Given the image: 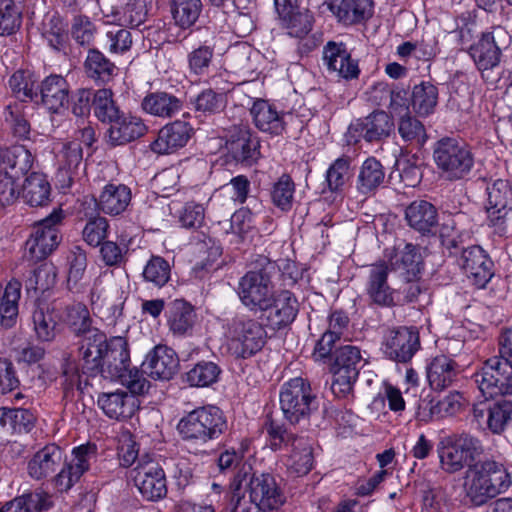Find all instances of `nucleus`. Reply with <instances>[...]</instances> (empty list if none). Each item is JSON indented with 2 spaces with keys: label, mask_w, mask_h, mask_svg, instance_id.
I'll use <instances>...</instances> for the list:
<instances>
[{
  "label": "nucleus",
  "mask_w": 512,
  "mask_h": 512,
  "mask_svg": "<svg viewBox=\"0 0 512 512\" xmlns=\"http://www.w3.org/2000/svg\"><path fill=\"white\" fill-rule=\"evenodd\" d=\"M102 340L95 348L83 351L79 355L82 373L86 375L85 387L93 386V380H119L134 395L148 392L150 382L138 369H130V353L128 343L121 336L107 338L102 334Z\"/></svg>",
  "instance_id": "nucleus-1"
},
{
  "label": "nucleus",
  "mask_w": 512,
  "mask_h": 512,
  "mask_svg": "<svg viewBox=\"0 0 512 512\" xmlns=\"http://www.w3.org/2000/svg\"><path fill=\"white\" fill-rule=\"evenodd\" d=\"M511 485L512 475L507 467L493 459L468 464L464 473V493L475 506L484 505L505 493Z\"/></svg>",
  "instance_id": "nucleus-2"
},
{
  "label": "nucleus",
  "mask_w": 512,
  "mask_h": 512,
  "mask_svg": "<svg viewBox=\"0 0 512 512\" xmlns=\"http://www.w3.org/2000/svg\"><path fill=\"white\" fill-rule=\"evenodd\" d=\"M176 429L181 440L198 454L205 452L208 442L218 440L227 431L228 423L220 408L206 405L184 415Z\"/></svg>",
  "instance_id": "nucleus-3"
},
{
  "label": "nucleus",
  "mask_w": 512,
  "mask_h": 512,
  "mask_svg": "<svg viewBox=\"0 0 512 512\" xmlns=\"http://www.w3.org/2000/svg\"><path fill=\"white\" fill-rule=\"evenodd\" d=\"M498 355L487 359L473 380L488 399L497 395H512V326L498 340Z\"/></svg>",
  "instance_id": "nucleus-4"
},
{
  "label": "nucleus",
  "mask_w": 512,
  "mask_h": 512,
  "mask_svg": "<svg viewBox=\"0 0 512 512\" xmlns=\"http://www.w3.org/2000/svg\"><path fill=\"white\" fill-rule=\"evenodd\" d=\"M433 158L441 174L448 180L463 179L474 165L470 149L455 138L438 140L434 145Z\"/></svg>",
  "instance_id": "nucleus-5"
},
{
  "label": "nucleus",
  "mask_w": 512,
  "mask_h": 512,
  "mask_svg": "<svg viewBox=\"0 0 512 512\" xmlns=\"http://www.w3.org/2000/svg\"><path fill=\"white\" fill-rule=\"evenodd\" d=\"M437 453L442 470L452 474L480 456L483 446L478 438L462 433L443 438L437 446Z\"/></svg>",
  "instance_id": "nucleus-6"
},
{
  "label": "nucleus",
  "mask_w": 512,
  "mask_h": 512,
  "mask_svg": "<svg viewBox=\"0 0 512 512\" xmlns=\"http://www.w3.org/2000/svg\"><path fill=\"white\" fill-rule=\"evenodd\" d=\"M274 264L268 263L259 270L248 271L239 281L238 295L251 311H266L273 303L274 286L271 272Z\"/></svg>",
  "instance_id": "nucleus-7"
},
{
  "label": "nucleus",
  "mask_w": 512,
  "mask_h": 512,
  "mask_svg": "<svg viewBox=\"0 0 512 512\" xmlns=\"http://www.w3.org/2000/svg\"><path fill=\"white\" fill-rule=\"evenodd\" d=\"M229 349L237 358H249L266 343L267 333L261 323L247 317H235L228 324Z\"/></svg>",
  "instance_id": "nucleus-8"
},
{
  "label": "nucleus",
  "mask_w": 512,
  "mask_h": 512,
  "mask_svg": "<svg viewBox=\"0 0 512 512\" xmlns=\"http://www.w3.org/2000/svg\"><path fill=\"white\" fill-rule=\"evenodd\" d=\"M280 407L290 424L295 425L307 420L317 408L316 397L310 384L300 377L285 383L280 392Z\"/></svg>",
  "instance_id": "nucleus-9"
},
{
  "label": "nucleus",
  "mask_w": 512,
  "mask_h": 512,
  "mask_svg": "<svg viewBox=\"0 0 512 512\" xmlns=\"http://www.w3.org/2000/svg\"><path fill=\"white\" fill-rule=\"evenodd\" d=\"M488 225L494 233L505 236L511 228L512 185L508 180L497 179L486 188Z\"/></svg>",
  "instance_id": "nucleus-10"
},
{
  "label": "nucleus",
  "mask_w": 512,
  "mask_h": 512,
  "mask_svg": "<svg viewBox=\"0 0 512 512\" xmlns=\"http://www.w3.org/2000/svg\"><path fill=\"white\" fill-rule=\"evenodd\" d=\"M64 218L62 209H55L49 216L33 226L26 241V251L33 261H40L50 255L61 242L59 226Z\"/></svg>",
  "instance_id": "nucleus-11"
},
{
  "label": "nucleus",
  "mask_w": 512,
  "mask_h": 512,
  "mask_svg": "<svg viewBox=\"0 0 512 512\" xmlns=\"http://www.w3.org/2000/svg\"><path fill=\"white\" fill-rule=\"evenodd\" d=\"M509 43L508 31L502 26H495L470 47V55L479 70L493 69L500 62L502 49Z\"/></svg>",
  "instance_id": "nucleus-12"
},
{
  "label": "nucleus",
  "mask_w": 512,
  "mask_h": 512,
  "mask_svg": "<svg viewBox=\"0 0 512 512\" xmlns=\"http://www.w3.org/2000/svg\"><path fill=\"white\" fill-rule=\"evenodd\" d=\"M393 122L384 111H375L362 119L352 122L346 133L349 145L357 144L364 139L366 142H380L390 136Z\"/></svg>",
  "instance_id": "nucleus-13"
},
{
  "label": "nucleus",
  "mask_w": 512,
  "mask_h": 512,
  "mask_svg": "<svg viewBox=\"0 0 512 512\" xmlns=\"http://www.w3.org/2000/svg\"><path fill=\"white\" fill-rule=\"evenodd\" d=\"M420 336L416 327L402 326L388 331L382 350L385 356L398 363L409 362L420 349Z\"/></svg>",
  "instance_id": "nucleus-14"
},
{
  "label": "nucleus",
  "mask_w": 512,
  "mask_h": 512,
  "mask_svg": "<svg viewBox=\"0 0 512 512\" xmlns=\"http://www.w3.org/2000/svg\"><path fill=\"white\" fill-rule=\"evenodd\" d=\"M65 321L71 332L78 338L77 345L79 355L83 351L95 348L103 339L102 334L104 332L92 325L90 312L88 308L81 303L67 307Z\"/></svg>",
  "instance_id": "nucleus-15"
},
{
  "label": "nucleus",
  "mask_w": 512,
  "mask_h": 512,
  "mask_svg": "<svg viewBox=\"0 0 512 512\" xmlns=\"http://www.w3.org/2000/svg\"><path fill=\"white\" fill-rule=\"evenodd\" d=\"M132 474L136 487L147 500L157 501L166 496L165 473L156 461L148 459L138 462Z\"/></svg>",
  "instance_id": "nucleus-16"
},
{
  "label": "nucleus",
  "mask_w": 512,
  "mask_h": 512,
  "mask_svg": "<svg viewBox=\"0 0 512 512\" xmlns=\"http://www.w3.org/2000/svg\"><path fill=\"white\" fill-rule=\"evenodd\" d=\"M226 148L238 163L252 166L260 158V141L246 125H234L228 132Z\"/></svg>",
  "instance_id": "nucleus-17"
},
{
  "label": "nucleus",
  "mask_w": 512,
  "mask_h": 512,
  "mask_svg": "<svg viewBox=\"0 0 512 512\" xmlns=\"http://www.w3.org/2000/svg\"><path fill=\"white\" fill-rule=\"evenodd\" d=\"M246 484L251 500L263 507V512L278 510L286 501V497L270 473H253L247 476Z\"/></svg>",
  "instance_id": "nucleus-18"
},
{
  "label": "nucleus",
  "mask_w": 512,
  "mask_h": 512,
  "mask_svg": "<svg viewBox=\"0 0 512 512\" xmlns=\"http://www.w3.org/2000/svg\"><path fill=\"white\" fill-rule=\"evenodd\" d=\"M458 264L477 288H484L493 276V262L478 245L464 248Z\"/></svg>",
  "instance_id": "nucleus-19"
},
{
  "label": "nucleus",
  "mask_w": 512,
  "mask_h": 512,
  "mask_svg": "<svg viewBox=\"0 0 512 512\" xmlns=\"http://www.w3.org/2000/svg\"><path fill=\"white\" fill-rule=\"evenodd\" d=\"M72 453L73 459L54 476L60 491L69 490L89 469L91 461L96 458L97 448L95 444L87 443L74 448Z\"/></svg>",
  "instance_id": "nucleus-20"
},
{
  "label": "nucleus",
  "mask_w": 512,
  "mask_h": 512,
  "mask_svg": "<svg viewBox=\"0 0 512 512\" xmlns=\"http://www.w3.org/2000/svg\"><path fill=\"white\" fill-rule=\"evenodd\" d=\"M177 353L166 345H156L142 363L143 372L155 380L168 381L179 370Z\"/></svg>",
  "instance_id": "nucleus-21"
},
{
  "label": "nucleus",
  "mask_w": 512,
  "mask_h": 512,
  "mask_svg": "<svg viewBox=\"0 0 512 512\" xmlns=\"http://www.w3.org/2000/svg\"><path fill=\"white\" fill-rule=\"evenodd\" d=\"M323 60L329 71L343 79H356L360 74L358 60L352 58L351 50L343 42L328 41L323 47Z\"/></svg>",
  "instance_id": "nucleus-22"
},
{
  "label": "nucleus",
  "mask_w": 512,
  "mask_h": 512,
  "mask_svg": "<svg viewBox=\"0 0 512 512\" xmlns=\"http://www.w3.org/2000/svg\"><path fill=\"white\" fill-rule=\"evenodd\" d=\"M389 271L390 268L385 262L371 265L366 283V292L372 304L380 307L396 305L395 290L388 284Z\"/></svg>",
  "instance_id": "nucleus-23"
},
{
  "label": "nucleus",
  "mask_w": 512,
  "mask_h": 512,
  "mask_svg": "<svg viewBox=\"0 0 512 512\" xmlns=\"http://www.w3.org/2000/svg\"><path fill=\"white\" fill-rule=\"evenodd\" d=\"M250 113L259 130L275 136L282 135L289 120L294 118L291 113L278 112L268 101L262 99L253 103Z\"/></svg>",
  "instance_id": "nucleus-24"
},
{
  "label": "nucleus",
  "mask_w": 512,
  "mask_h": 512,
  "mask_svg": "<svg viewBox=\"0 0 512 512\" xmlns=\"http://www.w3.org/2000/svg\"><path fill=\"white\" fill-rule=\"evenodd\" d=\"M283 26L292 37L302 38L312 29V17L307 10H301L298 0H274Z\"/></svg>",
  "instance_id": "nucleus-25"
},
{
  "label": "nucleus",
  "mask_w": 512,
  "mask_h": 512,
  "mask_svg": "<svg viewBox=\"0 0 512 512\" xmlns=\"http://www.w3.org/2000/svg\"><path fill=\"white\" fill-rule=\"evenodd\" d=\"M146 132L147 127L140 118L123 113L109 124L105 137L109 146L117 147L141 138Z\"/></svg>",
  "instance_id": "nucleus-26"
},
{
  "label": "nucleus",
  "mask_w": 512,
  "mask_h": 512,
  "mask_svg": "<svg viewBox=\"0 0 512 512\" xmlns=\"http://www.w3.org/2000/svg\"><path fill=\"white\" fill-rule=\"evenodd\" d=\"M193 128L184 121H174L162 127L157 138L151 143V150L158 154H169L184 147L191 135Z\"/></svg>",
  "instance_id": "nucleus-27"
},
{
  "label": "nucleus",
  "mask_w": 512,
  "mask_h": 512,
  "mask_svg": "<svg viewBox=\"0 0 512 512\" xmlns=\"http://www.w3.org/2000/svg\"><path fill=\"white\" fill-rule=\"evenodd\" d=\"M38 94V103L57 113L68 103L69 84L60 75H50L38 86Z\"/></svg>",
  "instance_id": "nucleus-28"
},
{
  "label": "nucleus",
  "mask_w": 512,
  "mask_h": 512,
  "mask_svg": "<svg viewBox=\"0 0 512 512\" xmlns=\"http://www.w3.org/2000/svg\"><path fill=\"white\" fill-rule=\"evenodd\" d=\"M63 451L55 444L46 445L34 454L28 463L29 475L37 480L56 473L63 465Z\"/></svg>",
  "instance_id": "nucleus-29"
},
{
  "label": "nucleus",
  "mask_w": 512,
  "mask_h": 512,
  "mask_svg": "<svg viewBox=\"0 0 512 512\" xmlns=\"http://www.w3.org/2000/svg\"><path fill=\"white\" fill-rule=\"evenodd\" d=\"M328 7L345 25L360 23L373 14V0H328Z\"/></svg>",
  "instance_id": "nucleus-30"
},
{
  "label": "nucleus",
  "mask_w": 512,
  "mask_h": 512,
  "mask_svg": "<svg viewBox=\"0 0 512 512\" xmlns=\"http://www.w3.org/2000/svg\"><path fill=\"white\" fill-rule=\"evenodd\" d=\"M299 305L290 291H282L277 298L273 296L268 311L267 321L273 329H281L291 324L298 313Z\"/></svg>",
  "instance_id": "nucleus-31"
},
{
  "label": "nucleus",
  "mask_w": 512,
  "mask_h": 512,
  "mask_svg": "<svg viewBox=\"0 0 512 512\" xmlns=\"http://www.w3.org/2000/svg\"><path fill=\"white\" fill-rule=\"evenodd\" d=\"M97 404L112 419L130 418L136 407V400L125 391L102 392L98 394Z\"/></svg>",
  "instance_id": "nucleus-32"
},
{
  "label": "nucleus",
  "mask_w": 512,
  "mask_h": 512,
  "mask_svg": "<svg viewBox=\"0 0 512 512\" xmlns=\"http://www.w3.org/2000/svg\"><path fill=\"white\" fill-rule=\"evenodd\" d=\"M131 202V190L124 184L108 183L101 191L97 206L105 214L117 216L123 213Z\"/></svg>",
  "instance_id": "nucleus-33"
},
{
  "label": "nucleus",
  "mask_w": 512,
  "mask_h": 512,
  "mask_svg": "<svg viewBox=\"0 0 512 512\" xmlns=\"http://www.w3.org/2000/svg\"><path fill=\"white\" fill-rule=\"evenodd\" d=\"M168 326L175 335L190 333L196 323L197 315L194 307L183 299H176L168 305Z\"/></svg>",
  "instance_id": "nucleus-34"
},
{
  "label": "nucleus",
  "mask_w": 512,
  "mask_h": 512,
  "mask_svg": "<svg viewBox=\"0 0 512 512\" xmlns=\"http://www.w3.org/2000/svg\"><path fill=\"white\" fill-rule=\"evenodd\" d=\"M143 110L153 116L172 118L183 108L181 99L167 92H153L147 94L141 103Z\"/></svg>",
  "instance_id": "nucleus-35"
},
{
  "label": "nucleus",
  "mask_w": 512,
  "mask_h": 512,
  "mask_svg": "<svg viewBox=\"0 0 512 512\" xmlns=\"http://www.w3.org/2000/svg\"><path fill=\"white\" fill-rule=\"evenodd\" d=\"M33 162L34 157L25 146L0 148V177L10 170H12L13 176L27 174L32 168Z\"/></svg>",
  "instance_id": "nucleus-36"
},
{
  "label": "nucleus",
  "mask_w": 512,
  "mask_h": 512,
  "mask_svg": "<svg viewBox=\"0 0 512 512\" xmlns=\"http://www.w3.org/2000/svg\"><path fill=\"white\" fill-rule=\"evenodd\" d=\"M409 226L422 234L431 233L437 225L435 207L424 200L412 202L405 211Z\"/></svg>",
  "instance_id": "nucleus-37"
},
{
  "label": "nucleus",
  "mask_w": 512,
  "mask_h": 512,
  "mask_svg": "<svg viewBox=\"0 0 512 512\" xmlns=\"http://www.w3.org/2000/svg\"><path fill=\"white\" fill-rule=\"evenodd\" d=\"M88 78L98 84H108L117 74L116 65L97 49H90L84 62Z\"/></svg>",
  "instance_id": "nucleus-38"
},
{
  "label": "nucleus",
  "mask_w": 512,
  "mask_h": 512,
  "mask_svg": "<svg viewBox=\"0 0 512 512\" xmlns=\"http://www.w3.org/2000/svg\"><path fill=\"white\" fill-rule=\"evenodd\" d=\"M21 283L11 280L0 298V324L5 329L13 328L18 319Z\"/></svg>",
  "instance_id": "nucleus-39"
},
{
  "label": "nucleus",
  "mask_w": 512,
  "mask_h": 512,
  "mask_svg": "<svg viewBox=\"0 0 512 512\" xmlns=\"http://www.w3.org/2000/svg\"><path fill=\"white\" fill-rule=\"evenodd\" d=\"M456 377V364L445 355L435 357L427 367V379L434 390L447 388Z\"/></svg>",
  "instance_id": "nucleus-40"
},
{
  "label": "nucleus",
  "mask_w": 512,
  "mask_h": 512,
  "mask_svg": "<svg viewBox=\"0 0 512 512\" xmlns=\"http://www.w3.org/2000/svg\"><path fill=\"white\" fill-rule=\"evenodd\" d=\"M438 88L428 81H422L412 88L410 105L418 116L426 117L435 111L438 103Z\"/></svg>",
  "instance_id": "nucleus-41"
},
{
  "label": "nucleus",
  "mask_w": 512,
  "mask_h": 512,
  "mask_svg": "<svg viewBox=\"0 0 512 512\" xmlns=\"http://www.w3.org/2000/svg\"><path fill=\"white\" fill-rule=\"evenodd\" d=\"M50 184L45 175L32 172L22 185V198L33 207L44 206L50 200Z\"/></svg>",
  "instance_id": "nucleus-42"
},
{
  "label": "nucleus",
  "mask_w": 512,
  "mask_h": 512,
  "mask_svg": "<svg viewBox=\"0 0 512 512\" xmlns=\"http://www.w3.org/2000/svg\"><path fill=\"white\" fill-rule=\"evenodd\" d=\"M362 362L363 358L358 347L353 345L339 346L333 353L331 371L358 376L363 365Z\"/></svg>",
  "instance_id": "nucleus-43"
},
{
  "label": "nucleus",
  "mask_w": 512,
  "mask_h": 512,
  "mask_svg": "<svg viewBox=\"0 0 512 512\" xmlns=\"http://www.w3.org/2000/svg\"><path fill=\"white\" fill-rule=\"evenodd\" d=\"M291 454L287 460L288 470L296 476L306 475L313 465L312 447L307 439H294L290 447Z\"/></svg>",
  "instance_id": "nucleus-44"
},
{
  "label": "nucleus",
  "mask_w": 512,
  "mask_h": 512,
  "mask_svg": "<svg viewBox=\"0 0 512 512\" xmlns=\"http://www.w3.org/2000/svg\"><path fill=\"white\" fill-rule=\"evenodd\" d=\"M0 424L12 433H28L35 424V417L28 409L0 408Z\"/></svg>",
  "instance_id": "nucleus-45"
},
{
  "label": "nucleus",
  "mask_w": 512,
  "mask_h": 512,
  "mask_svg": "<svg viewBox=\"0 0 512 512\" xmlns=\"http://www.w3.org/2000/svg\"><path fill=\"white\" fill-rule=\"evenodd\" d=\"M385 173L382 164L374 157L367 158L360 167L357 190L368 194L376 190L384 181Z\"/></svg>",
  "instance_id": "nucleus-46"
},
{
  "label": "nucleus",
  "mask_w": 512,
  "mask_h": 512,
  "mask_svg": "<svg viewBox=\"0 0 512 512\" xmlns=\"http://www.w3.org/2000/svg\"><path fill=\"white\" fill-rule=\"evenodd\" d=\"M462 400L463 397L458 392L450 393L436 403L431 400L427 404V406H429V412L426 413L427 407H425L423 410L418 412V416L423 421L432 420L434 418L440 419L447 416H453L461 411Z\"/></svg>",
  "instance_id": "nucleus-47"
},
{
  "label": "nucleus",
  "mask_w": 512,
  "mask_h": 512,
  "mask_svg": "<svg viewBox=\"0 0 512 512\" xmlns=\"http://www.w3.org/2000/svg\"><path fill=\"white\" fill-rule=\"evenodd\" d=\"M397 130L403 142L418 147L423 146L428 138L424 124L408 111L399 118Z\"/></svg>",
  "instance_id": "nucleus-48"
},
{
  "label": "nucleus",
  "mask_w": 512,
  "mask_h": 512,
  "mask_svg": "<svg viewBox=\"0 0 512 512\" xmlns=\"http://www.w3.org/2000/svg\"><path fill=\"white\" fill-rule=\"evenodd\" d=\"M51 506L50 498L42 492H31L7 502L0 512H41Z\"/></svg>",
  "instance_id": "nucleus-49"
},
{
  "label": "nucleus",
  "mask_w": 512,
  "mask_h": 512,
  "mask_svg": "<svg viewBox=\"0 0 512 512\" xmlns=\"http://www.w3.org/2000/svg\"><path fill=\"white\" fill-rule=\"evenodd\" d=\"M83 151L81 144L77 141L64 143L58 153L59 170L63 177H67L69 182L77 174L82 164Z\"/></svg>",
  "instance_id": "nucleus-50"
},
{
  "label": "nucleus",
  "mask_w": 512,
  "mask_h": 512,
  "mask_svg": "<svg viewBox=\"0 0 512 512\" xmlns=\"http://www.w3.org/2000/svg\"><path fill=\"white\" fill-rule=\"evenodd\" d=\"M93 111L100 122L107 124H111L124 113L115 102L112 90L108 88L95 91Z\"/></svg>",
  "instance_id": "nucleus-51"
},
{
  "label": "nucleus",
  "mask_w": 512,
  "mask_h": 512,
  "mask_svg": "<svg viewBox=\"0 0 512 512\" xmlns=\"http://www.w3.org/2000/svg\"><path fill=\"white\" fill-rule=\"evenodd\" d=\"M201 8V0H172L171 2L173 19L183 29L191 27L197 21Z\"/></svg>",
  "instance_id": "nucleus-52"
},
{
  "label": "nucleus",
  "mask_w": 512,
  "mask_h": 512,
  "mask_svg": "<svg viewBox=\"0 0 512 512\" xmlns=\"http://www.w3.org/2000/svg\"><path fill=\"white\" fill-rule=\"evenodd\" d=\"M9 85L21 101H34L38 104V86L29 71H16L9 80Z\"/></svg>",
  "instance_id": "nucleus-53"
},
{
  "label": "nucleus",
  "mask_w": 512,
  "mask_h": 512,
  "mask_svg": "<svg viewBox=\"0 0 512 512\" xmlns=\"http://www.w3.org/2000/svg\"><path fill=\"white\" fill-rule=\"evenodd\" d=\"M220 372L214 362L201 361L186 373L185 380L193 387H207L217 381Z\"/></svg>",
  "instance_id": "nucleus-54"
},
{
  "label": "nucleus",
  "mask_w": 512,
  "mask_h": 512,
  "mask_svg": "<svg viewBox=\"0 0 512 512\" xmlns=\"http://www.w3.org/2000/svg\"><path fill=\"white\" fill-rule=\"evenodd\" d=\"M263 430L266 432L270 446L274 451L284 448L288 449L292 446L294 439L300 438L294 434L288 433L284 425L271 416H267L263 424Z\"/></svg>",
  "instance_id": "nucleus-55"
},
{
  "label": "nucleus",
  "mask_w": 512,
  "mask_h": 512,
  "mask_svg": "<svg viewBox=\"0 0 512 512\" xmlns=\"http://www.w3.org/2000/svg\"><path fill=\"white\" fill-rule=\"evenodd\" d=\"M511 418L512 402L502 400L487 408V419L485 424L492 433L499 434L504 431Z\"/></svg>",
  "instance_id": "nucleus-56"
},
{
  "label": "nucleus",
  "mask_w": 512,
  "mask_h": 512,
  "mask_svg": "<svg viewBox=\"0 0 512 512\" xmlns=\"http://www.w3.org/2000/svg\"><path fill=\"white\" fill-rule=\"evenodd\" d=\"M142 276L148 283L156 287H163L171 277V266L161 256H152L146 263Z\"/></svg>",
  "instance_id": "nucleus-57"
},
{
  "label": "nucleus",
  "mask_w": 512,
  "mask_h": 512,
  "mask_svg": "<svg viewBox=\"0 0 512 512\" xmlns=\"http://www.w3.org/2000/svg\"><path fill=\"white\" fill-rule=\"evenodd\" d=\"M247 476L248 472H239L231 483L233 492L230 495L228 505L230 512H263V507H260L257 502L250 498L246 499L239 493L242 482L247 479Z\"/></svg>",
  "instance_id": "nucleus-58"
},
{
  "label": "nucleus",
  "mask_w": 512,
  "mask_h": 512,
  "mask_svg": "<svg viewBox=\"0 0 512 512\" xmlns=\"http://www.w3.org/2000/svg\"><path fill=\"white\" fill-rule=\"evenodd\" d=\"M295 193V184L291 177L283 174L272 186L271 199L273 204L282 211L292 208Z\"/></svg>",
  "instance_id": "nucleus-59"
},
{
  "label": "nucleus",
  "mask_w": 512,
  "mask_h": 512,
  "mask_svg": "<svg viewBox=\"0 0 512 512\" xmlns=\"http://www.w3.org/2000/svg\"><path fill=\"white\" fill-rule=\"evenodd\" d=\"M350 164V158L342 156L329 166L326 172V183L331 192L343 190V187L350 178Z\"/></svg>",
  "instance_id": "nucleus-60"
},
{
  "label": "nucleus",
  "mask_w": 512,
  "mask_h": 512,
  "mask_svg": "<svg viewBox=\"0 0 512 512\" xmlns=\"http://www.w3.org/2000/svg\"><path fill=\"white\" fill-rule=\"evenodd\" d=\"M395 264L404 270L407 281L416 279L422 270L421 255L416 246L411 243L405 244Z\"/></svg>",
  "instance_id": "nucleus-61"
},
{
  "label": "nucleus",
  "mask_w": 512,
  "mask_h": 512,
  "mask_svg": "<svg viewBox=\"0 0 512 512\" xmlns=\"http://www.w3.org/2000/svg\"><path fill=\"white\" fill-rule=\"evenodd\" d=\"M42 35L49 46L57 51H62L68 40L66 25L60 17L55 15L44 23Z\"/></svg>",
  "instance_id": "nucleus-62"
},
{
  "label": "nucleus",
  "mask_w": 512,
  "mask_h": 512,
  "mask_svg": "<svg viewBox=\"0 0 512 512\" xmlns=\"http://www.w3.org/2000/svg\"><path fill=\"white\" fill-rule=\"evenodd\" d=\"M21 25V11L14 0H0V35H10Z\"/></svg>",
  "instance_id": "nucleus-63"
},
{
  "label": "nucleus",
  "mask_w": 512,
  "mask_h": 512,
  "mask_svg": "<svg viewBox=\"0 0 512 512\" xmlns=\"http://www.w3.org/2000/svg\"><path fill=\"white\" fill-rule=\"evenodd\" d=\"M4 117L15 136L19 138H28L30 134V124L26 118L22 104H9L5 108Z\"/></svg>",
  "instance_id": "nucleus-64"
}]
</instances>
